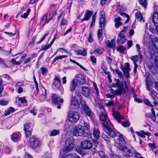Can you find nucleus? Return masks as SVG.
I'll return each instance as SVG.
<instances>
[{
  "label": "nucleus",
  "instance_id": "nucleus-1",
  "mask_svg": "<svg viewBox=\"0 0 158 158\" xmlns=\"http://www.w3.org/2000/svg\"><path fill=\"white\" fill-rule=\"evenodd\" d=\"M101 110L99 115V119L101 121V123L103 124L104 127L111 123L108 118L107 114L103 106L101 108Z\"/></svg>",
  "mask_w": 158,
  "mask_h": 158
},
{
  "label": "nucleus",
  "instance_id": "nucleus-2",
  "mask_svg": "<svg viewBox=\"0 0 158 158\" xmlns=\"http://www.w3.org/2000/svg\"><path fill=\"white\" fill-rule=\"evenodd\" d=\"M74 139L73 137H70L67 138L65 141V147L63 149V151L67 152L73 149L75 146L74 143Z\"/></svg>",
  "mask_w": 158,
  "mask_h": 158
},
{
  "label": "nucleus",
  "instance_id": "nucleus-3",
  "mask_svg": "<svg viewBox=\"0 0 158 158\" xmlns=\"http://www.w3.org/2000/svg\"><path fill=\"white\" fill-rule=\"evenodd\" d=\"M80 117L79 113L76 111L70 112L68 115V119L69 122L74 123L77 122Z\"/></svg>",
  "mask_w": 158,
  "mask_h": 158
},
{
  "label": "nucleus",
  "instance_id": "nucleus-4",
  "mask_svg": "<svg viewBox=\"0 0 158 158\" xmlns=\"http://www.w3.org/2000/svg\"><path fill=\"white\" fill-rule=\"evenodd\" d=\"M41 144L40 141L34 136L31 137L29 139V147L32 149L39 147Z\"/></svg>",
  "mask_w": 158,
  "mask_h": 158
},
{
  "label": "nucleus",
  "instance_id": "nucleus-5",
  "mask_svg": "<svg viewBox=\"0 0 158 158\" xmlns=\"http://www.w3.org/2000/svg\"><path fill=\"white\" fill-rule=\"evenodd\" d=\"M117 149L124 152V156L127 158H129L132 156L133 154L131 149L128 148L126 146L120 145L118 147Z\"/></svg>",
  "mask_w": 158,
  "mask_h": 158
},
{
  "label": "nucleus",
  "instance_id": "nucleus-6",
  "mask_svg": "<svg viewBox=\"0 0 158 158\" xmlns=\"http://www.w3.org/2000/svg\"><path fill=\"white\" fill-rule=\"evenodd\" d=\"M112 127V124L111 123L110 124H108L104 127L106 130H105V131L109 135L112 137H114L116 136V134L118 133V132L117 131H114L112 130L111 129V127Z\"/></svg>",
  "mask_w": 158,
  "mask_h": 158
},
{
  "label": "nucleus",
  "instance_id": "nucleus-7",
  "mask_svg": "<svg viewBox=\"0 0 158 158\" xmlns=\"http://www.w3.org/2000/svg\"><path fill=\"white\" fill-rule=\"evenodd\" d=\"M84 132L85 129L84 127L80 125L76 127L73 131L74 135L76 136H81Z\"/></svg>",
  "mask_w": 158,
  "mask_h": 158
},
{
  "label": "nucleus",
  "instance_id": "nucleus-8",
  "mask_svg": "<svg viewBox=\"0 0 158 158\" xmlns=\"http://www.w3.org/2000/svg\"><path fill=\"white\" fill-rule=\"evenodd\" d=\"M76 95L71 100V106L72 108L74 109H77L79 107V104L78 101L75 99V98L76 96L80 97L81 95L79 94V93L76 92Z\"/></svg>",
  "mask_w": 158,
  "mask_h": 158
},
{
  "label": "nucleus",
  "instance_id": "nucleus-9",
  "mask_svg": "<svg viewBox=\"0 0 158 158\" xmlns=\"http://www.w3.org/2000/svg\"><path fill=\"white\" fill-rule=\"evenodd\" d=\"M100 18L99 21L100 27L103 28H104L106 24V18L104 12L103 11L100 13Z\"/></svg>",
  "mask_w": 158,
  "mask_h": 158
},
{
  "label": "nucleus",
  "instance_id": "nucleus-10",
  "mask_svg": "<svg viewBox=\"0 0 158 158\" xmlns=\"http://www.w3.org/2000/svg\"><path fill=\"white\" fill-rule=\"evenodd\" d=\"M126 41V38L125 36V33H119L118 37L116 42L117 44H124Z\"/></svg>",
  "mask_w": 158,
  "mask_h": 158
},
{
  "label": "nucleus",
  "instance_id": "nucleus-11",
  "mask_svg": "<svg viewBox=\"0 0 158 158\" xmlns=\"http://www.w3.org/2000/svg\"><path fill=\"white\" fill-rule=\"evenodd\" d=\"M51 98L53 103L54 104H58L59 103H62L63 99H60V97L55 94H52L51 95Z\"/></svg>",
  "mask_w": 158,
  "mask_h": 158
},
{
  "label": "nucleus",
  "instance_id": "nucleus-12",
  "mask_svg": "<svg viewBox=\"0 0 158 158\" xmlns=\"http://www.w3.org/2000/svg\"><path fill=\"white\" fill-rule=\"evenodd\" d=\"M82 148L85 149H89L92 147V143L89 140H85L81 143Z\"/></svg>",
  "mask_w": 158,
  "mask_h": 158
},
{
  "label": "nucleus",
  "instance_id": "nucleus-13",
  "mask_svg": "<svg viewBox=\"0 0 158 158\" xmlns=\"http://www.w3.org/2000/svg\"><path fill=\"white\" fill-rule=\"evenodd\" d=\"M113 115L114 118L117 120L119 123H120L121 119H124V117L121 115L119 113L115 111H113Z\"/></svg>",
  "mask_w": 158,
  "mask_h": 158
},
{
  "label": "nucleus",
  "instance_id": "nucleus-14",
  "mask_svg": "<svg viewBox=\"0 0 158 158\" xmlns=\"http://www.w3.org/2000/svg\"><path fill=\"white\" fill-rule=\"evenodd\" d=\"M118 89L116 90H114L111 89H110L111 93L114 94L115 96H120V95L123 91V88H118Z\"/></svg>",
  "mask_w": 158,
  "mask_h": 158
},
{
  "label": "nucleus",
  "instance_id": "nucleus-15",
  "mask_svg": "<svg viewBox=\"0 0 158 158\" xmlns=\"http://www.w3.org/2000/svg\"><path fill=\"white\" fill-rule=\"evenodd\" d=\"M152 21L156 27H158V13L155 12L152 18Z\"/></svg>",
  "mask_w": 158,
  "mask_h": 158
},
{
  "label": "nucleus",
  "instance_id": "nucleus-16",
  "mask_svg": "<svg viewBox=\"0 0 158 158\" xmlns=\"http://www.w3.org/2000/svg\"><path fill=\"white\" fill-rule=\"evenodd\" d=\"M92 14L93 12L92 11L87 10L84 18L81 20V21L83 22L84 20H88L89 19Z\"/></svg>",
  "mask_w": 158,
  "mask_h": 158
},
{
  "label": "nucleus",
  "instance_id": "nucleus-17",
  "mask_svg": "<svg viewBox=\"0 0 158 158\" xmlns=\"http://www.w3.org/2000/svg\"><path fill=\"white\" fill-rule=\"evenodd\" d=\"M75 78H76V79L77 80V82L78 81L80 84H84L85 82L84 77L81 74L77 75Z\"/></svg>",
  "mask_w": 158,
  "mask_h": 158
},
{
  "label": "nucleus",
  "instance_id": "nucleus-18",
  "mask_svg": "<svg viewBox=\"0 0 158 158\" xmlns=\"http://www.w3.org/2000/svg\"><path fill=\"white\" fill-rule=\"evenodd\" d=\"M81 93L83 95L86 97L89 96L90 90L88 88L86 87H82Z\"/></svg>",
  "mask_w": 158,
  "mask_h": 158
},
{
  "label": "nucleus",
  "instance_id": "nucleus-19",
  "mask_svg": "<svg viewBox=\"0 0 158 158\" xmlns=\"http://www.w3.org/2000/svg\"><path fill=\"white\" fill-rule=\"evenodd\" d=\"M77 85V81L76 79L73 80L72 81L71 85L70 86V90L72 92L73 91Z\"/></svg>",
  "mask_w": 158,
  "mask_h": 158
},
{
  "label": "nucleus",
  "instance_id": "nucleus-20",
  "mask_svg": "<svg viewBox=\"0 0 158 158\" xmlns=\"http://www.w3.org/2000/svg\"><path fill=\"white\" fill-rule=\"evenodd\" d=\"M84 111L87 115L89 116L91 118L93 117L94 114V113L91 111L89 107L84 110Z\"/></svg>",
  "mask_w": 158,
  "mask_h": 158
},
{
  "label": "nucleus",
  "instance_id": "nucleus-21",
  "mask_svg": "<svg viewBox=\"0 0 158 158\" xmlns=\"http://www.w3.org/2000/svg\"><path fill=\"white\" fill-rule=\"evenodd\" d=\"M84 111L87 115L89 116L91 118L93 117L94 114V113L91 111L89 107L84 110Z\"/></svg>",
  "mask_w": 158,
  "mask_h": 158
},
{
  "label": "nucleus",
  "instance_id": "nucleus-22",
  "mask_svg": "<svg viewBox=\"0 0 158 158\" xmlns=\"http://www.w3.org/2000/svg\"><path fill=\"white\" fill-rule=\"evenodd\" d=\"M114 41V40L113 39L111 40V41H110L109 40H107L106 42V43L108 46L111 48H113L115 46Z\"/></svg>",
  "mask_w": 158,
  "mask_h": 158
},
{
  "label": "nucleus",
  "instance_id": "nucleus-23",
  "mask_svg": "<svg viewBox=\"0 0 158 158\" xmlns=\"http://www.w3.org/2000/svg\"><path fill=\"white\" fill-rule=\"evenodd\" d=\"M100 132L98 129H94L93 131V135L94 137L97 139H99Z\"/></svg>",
  "mask_w": 158,
  "mask_h": 158
},
{
  "label": "nucleus",
  "instance_id": "nucleus-24",
  "mask_svg": "<svg viewBox=\"0 0 158 158\" xmlns=\"http://www.w3.org/2000/svg\"><path fill=\"white\" fill-rule=\"evenodd\" d=\"M115 81H116V83L114 84V87H116L118 88H123V83H121L119 80L118 79H115Z\"/></svg>",
  "mask_w": 158,
  "mask_h": 158
},
{
  "label": "nucleus",
  "instance_id": "nucleus-25",
  "mask_svg": "<svg viewBox=\"0 0 158 158\" xmlns=\"http://www.w3.org/2000/svg\"><path fill=\"white\" fill-rule=\"evenodd\" d=\"M19 134L15 133H13L11 137L12 140L14 142L16 141L19 139Z\"/></svg>",
  "mask_w": 158,
  "mask_h": 158
},
{
  "label": "nucleus",
  "instance_id": "nucleus-26",
  "mask_svg": "<svg viewBox=\"0 0 158 158\" xmlns=\"http://www.w3.org/2000/svg\"><path fill=\"white\" fill-rule=\"evenodd\" d=\"M136 18L137 19H139L140 21L144 22V19L143 18V16L140 12H137L136 15Z\"/></svg>",
  "mask_w": 158,
  "mask_h": 158
},
{
  "label": "nucleus",
  "instance_id": "nucleus-27",
  "mask_svg": "<svg viewBox=\"0 0 158 158\" xmlns=\"http://www.w3.org/2000/svg\"><path fill=\"white\" fill-rule=\"evenodd\" d=\"M15 111V109L12 107H10L7 111H6L5 114L6 116H7L10 114L13 113Z\"/></svg>",
  "mask_w": 158,
  "mask_h": 158
},
{
  "label": "nucleus",
  "instance_id": "nucleus-28",
  "mask_svg": "<svg viewBox=\"0 0 158 158\" xmlns=\"http://www.w3.org/2000/svg\"><path fill=\"white\" fill-rule=\"evenodd\" d=\"M121 124L123 126L126 127L129 126L131 123L128 120H126L124 121L121 122Z\"/></svg>",
  "mask_w": 158,
  "mask_h": 158
},
{
  "label": "nucleus",
  "instance_id": "nucleus-29",
  "mask_svg": "<svg viewBox=\"0 0 158 158\" xmlns=\"http://www.w3.org/2000/svg\"><path fill=\"white\" fill-rule=\"evenodd\" d=\"M117 50L118 51L120 52V53H123L126 50V48L123 46L120 45L117 48Z\"/></svg>",
  "mask_w": 158,
  "mask_h": 158
},
{
  "label": "nucleus",
  "instance_id": "nucleus-30",
  "mask_svg": "<svg viewBox=\"0 0 158 158\" xmlns=\"http://www.w3.org/2000/svg\"><path fill=\"white\" fill-rule=\"evenodd\" d=\"M77 54L78 55H81L84 56L86 55V51L84 49L83 50H79L77 51Z\"/></svg>",
  "mask_w": 158,
  "mask_h": 158
},
{
  "label": "nucleus",
  "instance_id": "nucleus-31",
  "mask_svg": "<svg viewBox=\"0 0 158 158\" xmlns=\"http://www.w3.org/2000/svg\"><path fill=\"white\" fill-rule=\"evenodd\" d=\"M60 133V132L59 130L55 129L51 131L50 135L52 136H55L59 134Z\"/></svg>",
  "mask_w": 158,
  "mask_h": 158
},
{
  "label": "nucleus",
  "instance_id": "nucleus-32",
  "mask_svg": "<svg viewBox=\"0 0 158 158\" xmlns=\"http://www.w3.org/2000/svg\"><path fill=\"white\" fill-rule=\"evenodd\" d=\"M149 117L150 118L154 123L158 125V121H156L155 120L156 118L155 114H149Z\"/></svg>",
  "mask_w": 158,
  "mask_h": 158
},
{
  "label": "nucleus",
  "instance_id": "nucleus-33",
  "mask_svg": "<svg viewBox=\"0 0 158 158\" xmlns=\"http://www.w3.org/2000/svg\"><path fill=\"white\" fill-rule=\"evenodd\" d=\"M120 15L122 16L127 18V19L125 22V23H127L129 21L130 19V17L128 14H126L124 13H121Z\"/></svg>",
  "mask_w": 158,
  "mask_h": 158
},
{
  "label": "nucleus",
  "instance_id": "nucleus-34",
  "mask_svg": "<svg viewBox=\"0 0 158 158\" xmlns=\"http://www.w3.org/2000/svg\"><path fill=\"white\" fill-rule=\"evenodd\" d=\"M81 104L83 109L84 110L87 108L88 106L87 105L86 102L84 101L81 100Z\"/></svg>",
  "mask_w": 158,
  "mask_h": 158
},
{
  "label": "nucleus",
  "instance_id": "nucleus-35",
  "mask_svg": "<svg viewBox=\"0 0 158 158\" xmlns=\"http://www.w3.org/2000/svg\"><path fill=\"white\" fill-rule=\"evenodd\" d=\"M139 2L145 8L146 7L147 5L146 0H139Z\"/></svg>",
  "mask_w": 158,
  "mask_h": 158
},
{
  "label": "nucleus",
  "instance_id": "nucleus-36",
  "mask_svg": "<svg viewBox=\"0 0 158 158\" xmlns=\"http://www.w3.org/2000/svg\"><path fill=\"white\" fill-rule=\"evenodd\" d=\"M31 11V10L30 9H27V13H24L23 15H21V17L24 18H26L27 17L28 15L30 13Z\"/></svg>",
  "mask_w": 158,
  "mask_h": 158
},
{
  "label": "nucleus",
  "instance_id": "nucleus-37",
  "mask_svg": "<svg viewBox=\"0 0 158 158\" xmlns=\"http://www.w3.org/2000/svg\"><path fill=\"white\" fill-rule=\"evenodd\" d=\"M94 51L97 54H101L103 52V50L101 48L98 47L94 49Z\"/></svg>",
  "mask_w": 158,
  "mask_h": 158
},
{
  "label": "nucleus",
  "instance_id": "nucleus-38",
  "mask_svg": "<svg viewBox=\"0 0 158 158\" xmlns=\"http://www.w3.org/2000/svg\"><path fill=\"white\" fill-rule=\"evenodd\" d=\"M126 66L124 68H123V66L121 65V67L120 68L122 69V70L123 69H124L126 70H130V68L129 67L130 64H129L128 63H126Z\"/></svg>",
  "mask_w": 158,
  "mask_h": 158
},
{
  "label": "nucleus",
  "instance_id": "nucleus-39",
  "mask_svg": "<svg viewBox=\"0 0 158 158\" xmlns=\"http://www.w3.org/2000/svg\"><path fill=\"white\" fill-rule=\"evenodd\" d=\"M96 17L95 16V14L92 17V21L91 23L90 24V27L91 28L94 25V23L95 21Z\"/></svg>",
  "mask_w": 158,
  "mask_h": 158
},
{
  "label": "nucleus",
  "instance_id": "nucleus-40",
  "mask_svg": "<svg viewBox=\"0 0 158 158\" xmlns=\"http://www.w3.org/2000/svg\"><path fill=\"white\" fill-rule=\"evenodd\" d=\"M106 106L107 107H109L111 106H114V102L113 100H111L109 101L107 103H106Z\"/></svg>",
  "mask_w": 158,
  "mask_h": 158
},
{
  "label": "nucleus",
  "instance_id": "nucleus-41",
  "mask_svg": "<svg viewBox=\"0 0 158 158\" xmlns=\"http://www.w3.org/2000/svg\"><path fill=\"white\" fill-rule=\"evenodd\" d=\"M31 130V128L28 124H26L24 125V128L23 130L24 131L29 130Z\"/></svg>",
  "mask_w": 158,
  "mask_h": 158
},
{
  "label": "nucleus",
  "instance_id": "nucleus-42",
  "mask_svg": "<svg viewBox=\"0 0 158 158\" xmlns=\"http://www.w3.org/2000/svg\"><path fill=\"white\" fill-rule=\"evenodd\" d=\"M19 100L21 101L22 103H27V100H26V97H23V98H18Z\"/></svg>",
  "mask_w": 158,
  "mask_h": 158
},
{
  "label": "nucleus",
  "instance_id": "nucleus-43",
  "mask_svg": "<svg viewBox=\"0 0 158 158\" xmlns=\"http://www.w3.org/2000/svg\"><path fill=\"white\" fill-rule=\"evenodd\" d=\"M32 130L31 129L30 130H27V131H25V135L26 137H28L30 136Z\"/></svg>",
  "mask_w": 158,
  "mask_h": 158
},
{
  "label": "nucleus",
  "instance_id": "nucleus-44",
  "mask_svg": "<svg viewBox=\"0 0 158 158\" xmlns=\"http://www.w3.org/2000/svg\"><path fill=\"white\" fill-rule=\"evenodd\" d=\"M122 70L124 74L125 75L127 78H129L130 77V75L128 70H126L124 69H123Z\"/></svg>",
  "mask_w": 158,
  "mask_h": 158
},
{
  "label": "nucleus",
  "instance_id": "nucleus-45",
  "mask_svg": "<svg viewBox=\"0 0 158 158\" xmlns=\"http://www.w3.org/2000/svg\"><path fill=\"white\" fill-rule=\"evenodd\" d=\"M104 28H101V29H99L98 30V37L99 38H100L102 36V30L104 29Z\"/></svg>",
  "mask_w": 158,
  "mask_h": 158
},
{
  "label": "nucleus",
  "instance_id": "nucleus-46",
  "mask_svg": "<svg viewBox=\"0 0 158 158\" xmlns=\"http://www.w3.org/2000/svg\"><path fill=\"white\" fill-rule=\"evenodd\" d=\"M136 48H137V51L139 52V54L140 56V59L141 61V59H142V56L141 55H140L139 52L140 51V46L138 44H136Z\"/></svg>",
  "mask_w": 158,
  "mask_h": 158
},
{
  "label": "nucleus",
  "instance_id": "nucleus-47",
  "mask_svg": "<svg viewBox=\"0 0 158 158\" xmlns=\"http://www.w3.org/2000/svg\"><path fill=\"white\" fill-rule=\"evenodd\" d=\"M145 76L146 77L145 82H148L151 75L149 73L146 72L145 73Z\"/></svg>",
  "mask_w": 158,
  "mask_h": 158
},
{
  "label": "nucleus",
  "instance_id": "nucleus-48",
  "mask_svg": "<svg viewBox=\"0 0 158 158\" xmlns=\"http://www.w3.org/2000/svg\"><path fill=\"white\" fill-rule=\"evenodd\" d=\"M50 45L46 44V45L42 47L41 49V50H47L50 47Z\"/></svg>",
  "mask_w": 158,
  "mask_h": 158
},
{
  "label": "nucleus",
  "instance_id": "nucleus-49",
  "mask_svg": "<svg viewBox=\"0 0 158 158\" xmlns=\"http://www.w3.org/2000/svg\"><path fill=\"white\" fill-rule=\"evenodd\" d=\"M138 56H134L132 57L131 60L134 62V64H136L135 62L138 60Z\"/></svg>",
  "mask_w": 158,
  "mask_h": 158
},
{
  "label": "nucleus",
  "instance_id": "nucleus-50",
  "mask_svg": "<svg viewBox=\"0 0 158 158\" xmlns=\"http://www.w3.org/2000/svg\"><path fill=\"white\" fill-rule=\"evenodd\" d=\"M102 137L105 140L108 141H109V138L106 134H103L102 135Z\"/></svg>",
  "mask_w": 158,
  "mask_h": 158
},
{
  "label": "nucleus",
  "instance_id": "nucleus-51",
  "mask_svg": "<svg viewBox=\"0 0 158 158\" xmlns=\"http://www.w3.org/2000/svg\"><path fill=\"white\" fill-rule=\"evenodd\" d=\"M61 83L59 82H57L56 81H54L53 83V85L55 86V87L57 89H59V87Z\"/></svg>",
  "mask_w": 158,
  "mask_h": 158
},
{
  "label": "nucleus",
  "instance_id": "nucleus-52",
  "mask_svg": "<svg viewBox=\"0 0 158 158\" xmlns=\"http://www.w3.org/2000/svg\"><path fill=\"white\" fill-rule=\"evenodd\" d=\"M115 71L119 77L121 78H123V77L122 75V73L120 71H119L118 69H116Z\"/></svg>",
  "mask_w": 158,
  "mask_h": 158
},
{
  "label": "nucleus",
  "instance_id": "nucleus-53",
  "mask_svg": "<svg viewBox=\"0 0 158 158\" xmlns=\"http://www.w3.org/2000/svg\"><path fill=\"white\" fill-rule=\"evenodd\" d=\"M67 24V22L65 19L64 18H63L62 19L61 22L60 23L61 25H64Z\"/></svg>",
  "mask_w": 158,
  "mask_h": 158
},
{
  "label": "nucleus",
  "instance_id": "nucleus-54",
  "mask_svg": "<svg viewBox=\"0 0 158 158\" xmlns=\"http://www.w3.org/2000/svg\"><path fill=\"white\" fill-rule=\"evenodd\" d=\"M40 69L42 71V74L43 75H44L45 73H47L48 71L47 69L46 68L41 67Z\"/></svg>",
  "mask_w": 158,
  "mask_h": 158
},
{
  "label": "nucleus",
  "instance_id": "nucleus-55",
  "mask_svg": "<svg viewBox=\"0 0 158 158\" xmlns=\"http://www.w3.org/2000/svg\"><path fill=\"white\" fill-rule=\"evenodd\" d=\"M48 35V33L45 34L41 38L40 41L37 42L38 44H39L43 41L45 39V37Z\"/></svg>",
  "mask_w": 158,
  "mask_h": 158
},
{
  "label": "nucleus",
  "instance_id": "nucleus-56",
  "mask_svg": "<svg viewBox=\"0 0 158 158\" xmlns=\"http://www.w3.org/2000/svg\"><path fill=\"white\" fill-rule=\"evenodd\" d=\"M144 101L145 102V103L147 105L151 107H152L153 105L151 104L149 101L147 99H145L144 100Z\"/></svg>",
  "mask_w": 158,
  "mask_h": 158
},
{
  "label": "nucleus",
  "instance_id": "nucleus-57",
  "mask_svg": "<svg viewBox=\"0 0 158 158\" xmlns=\"http://www.w3.org/2000/svg\"><path fill=\"white\" fill-rule=\"evenodd\" d=\"M33 79H34V81L35 83L36 89L38 91L39 89H38V84L35 79V76H34L33 77Z\"/></svg>",
  "mask_w": 158,
  "mask_h": 158
},
{
  "label": "nucleus",
  "instance_id": "nucleus-58",
  "mask_svg": "<svg viewBox=\"0 0 158 158\" xmlns=\"http://www.w3.org/2000/svg\"><path fill=\"white\" fill-rule=\"evenodd\" d=\"M154 61L156 66L158 69V56H156L154 58Z\"/></svg>",
  "mask_w": 158,
  "mask_h": 158
},
{
  "label": "nucleus",
  "instance_id": "nucleus-59",
  "mask_svg": "<svg viewBox=\"0 0 158 158\" xmlns=\"http://www.w3.org/2000/svg\"><path fill=\"white\" fill-rule=\"evenodd\" d=\"M155 41L156 42V44H157V45H156V44H155V47L156 49L158 50V39L157 37H156L155 39Z\"/></svg>",
  "mask_w": 158,
  "mask_h": 158
},
{
  "label": "nucleus",
  "instance_id": "nucleus-60",
  "mask_svg": "<svg viewBox=\"0 0 158 158\" xmlns=\"http://www.w3.org/2000/svg\"><path fill=\"white\" fill-rule=\"evenodd\" d=\"M23 85V83L22 82H19L16 83L15 86L17 87H20L21 86H22Z\"/></svg>",
  "mask_w": 158,
  "mask_h": 158
},
{
  "label": "nucleus",
  "instance_id": "nucleus-61",
  "mask_svg": "<svg viewBox=\"0 0 158 158\" xmlns=\"http://www.w3.org/2000/svg\"><path fill=\"white\" fill-rule=\"evenodd\" d=\"M127 26H124V27L123 28V29L119 33H125V32H126L127 29Z\"/></svg>",
  "mask_w": 158,
  "mask_h": 158
},
{
  "label": "nucleus",
  "instance_id": "nucleus-62",
  "mask_svg": "<svg viewBox=\"0 0 158 158\" xmlns=\"http://www.w3.org/2000/svg\"><path fill=\"white\" fill-rule=\"evenodd\" d=\"M8 104V102L5 101L1 100L0 101V104L1 105H6Z\"/></svg>",
  "mask_w": 158,
  "mask_h": 158
},
{
  "label": "nucleus",
  "instance_id": "nucleus-63",
  "mask_svg": "<svg viewBox=\"0 0 158 158\" xmlns=\"http://www.w3.org/2000/svg\"><path fill=\"white\" fill-rule=\"evenodd\" d=\"M90 59L91 60V61L93 63H96V58L94 56H91L90 57Z\"/></svg>",
  "mask_w": 158,
  "mask_h": 158
},
{
  "label": "nucleus",
  "instance_id": "nucleus-64",
  "mask_svg": "<svg viewBox=\"0 0 158 158\" xmlns=\"http://www.w3.org/2000/svg\"><path fill=\"white\" fill-rule=\"evenodd\" d=\"M84 125V126L88 130L89 129V125L87 123L83 121Z\"/></svg>",
  "mask_w": 158,
  "mask_h": 158
}]
</instances>
